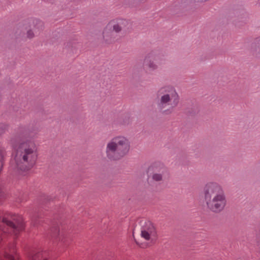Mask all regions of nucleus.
Instances as JSON below:
<instances>
[{
  "label": "nucleus",
  "instance_id": "f257e3e1",
  "mask_svg": "<svg viewBox=\"0 0 260 260\" xmlns=\"http://www.w3.org/2000/svg\"><path fill=\"white\" fill-rule=\"evenodd\" d=\"M38 157L35 144L29 140H20L15 157L16 167L22 171L30 170L35 165Z\"/></svg>",
  "mask_w": 260,
  "mask_h": 260
},
{
  "label": "nucleus",
  "instance_id": "f03ea898",
  "mask_svg": "<svg viewBox=\"0 0 260 260\" xmlns=\"http://www.w3.org/2000/svg\"><path fill=\"white\" fill-rule=\"evenodd\" d=\"M207 208L218 213L223 211L226 205V199L222 187L215 182L207 183L204 188Z\"/></svg>",
  "mask_w": 260,
  "mask_h": 260
},
{
  "label": "nucleus",
  "instance_id": "7ed1b4c3",
  "mask_svg": "<svg viewBox=\"0 0 260 260\" xmlns=\"http://www.w3.org/2000/svg\"><path fill=\"white\" fill-rule=\"evenodd\" d=\"M132 27L131 22L127 19L117 18L111 20L103 31V39L107 44H112L117 40L116 34L129 31Z\"/></svg>",
  "mask_w": 260,
  "mask_h": 260
},
{
  "label": "nucleus",
  "instance_id": "20e7f679",
  "mask_svg": "<svg viewBox=\"0 0 260 260\" xmlns=\"http://www.w3.org/2000/svg\"><path fill=\"white\" fill-rule=\"evenodd\" d=\"M179 101V95L174 88L165 87L160 88L157 93V105L164 112L171 113Z\"/></svg>",
  "mask_w": 260,
  "mask_h": 260
},
{
  "label": "nucleus",
  "instance_id": "39448f33",
  "mask_svg": "<svg viewBox=\"0 0 260 260\" xmlns=\"http://www.w3.org/2000/svg\"><path fill=\"white\" fill-rule=\"evenodd\" d=\"M129 147V142L125 137L123 136L114 137L107 144L106 155L110 159H118L127 153Z\"/></svg>",
  "mask_w": 260,
  "mask_h": 260
},
{
  "label": "nucleus",
  "instance_id": "423d86ee",
  "mask_svg": "<svg viewBox=\"0 0 260 260\" xmlns=\"http://www.w3.org/2000/svg\"><path fill=\"white\" fill-rule=\"evenodd\" d=\"M3 226L7 228V230H9V232L17 235L24 229V225L22 217L13 215L11 216L10 219L7 217H0V229L5 233L6 231L3 229Z\"/></svg>",
  "mask_w": 260,
  "mask_h": 260
},
{
  "label": "nucleus",
  "instance_id": "0eeeda50",
  "mask_svg": "<svg viewBox=\"0 0 260 260\" xmlns=\"http://www.w3.org/2000/svg\"><path fill=\"white\" fill-rule=\"evenodd\" d=\"M142 238L147 241H153L156 237V229L153 223L147 221L142 226L141 231Z\"/></svg>",
  "mask_w": 260,
  "mask_h": 260
},
{
  "label": "nucleus",
  "instance_id": "6e6552de",
  "mask_svg": "<svg viewBox=\"0 0 260 260\" xmlns=\"http://www.w3.org/2000/svg\"><path fill=\"white\" fill-rule=\"evenodd\" d=\"M157 56L154 53H150L148 54L144 59V66L150 71H154L158 68V65L156 62Z\"/></svg>",
  "mask_w": 260,
  "mask_h": 260
},
{
  "label": "nucleus",
  "instance_id": "1a4fd4ad",
  "mask_svg": "<svg viewBox=\"0 0 260 260\" xmlns=\"http://www.w3.org/2000/svg\"><path fill=\"white\" fill-rule=\"evenodd\" d=\"M0 260H19L15 246L12 245L7 248L3 253L0 254Z\"/></svg>",
  "mask_w": 260,
  "mask_h": 260
},
{
  "label": "nucleus",
  "instance_id": "9d476101",
  "mask_svg": "<svg viewBox=\"0 0 260 260\" xmlns=\"http://www.w3.org/2000/svg\"><path fill=\"white\" fill-rule=\"evenodd\" d=\"M153 174L152 179L155 181H160L162 180L163 175L166 172V168L161 164H155L152 166Z\"/></svg>",
  "mask_w": 260,
  "mask_h": 260
},
{
  "label": "nucleus",
  "instance_id": "9b49d317",
  "mask_svg": "<svg viewBox=\"0 0 260 260\" xmlns=\"http://www.w3.org/2000/svg\"><path fill=\"white\" fill-rule=\"evenodd\" d=\"M30 260H48L46 257V253L42 251L35 252L32 254Z\"/></svg>",
  "mask_w": 260,
  "mask_h": 260
},
{
  "label": "nucleus",
  "instance_id": "f8f14e48",
  "mask_svg": "<svg viewBox=\"0 0 260 260\" xmlns=\"http://www.w3.org/2000/svg\"><path fill=\"white\" fill-rule=\"evenodd\" d=\"M35 37L34 32L31 29H28L26 32V37L29 39L33 38Z\"/></svg>",
  "mask_w": 260,
  "mask_h": 260
},
{
  "label": "nucleus",
  "instance_id": "ddd939ff",
  "mask_svg": "<svg viewBox=\"0 0 260 260\" xmlns=\"http://www.w3.org/2000/svg\"><path fill=\"white\" fill-rule=\"evenodd\" d=\"M254 44L255 46L260 48V36L256 38L254 40Z\"/></svg>",
  "mask_w": 260,
  "mask_h": 260
},
{
  "label": "nucleus",
  "instance_id": "4468645a",
  "mask_svg": "<svg viewBox=\"0 0 260 260\" xmlns=\"http://www.w3.org/2000/svg\"><path fill=\"white\" fill-rule=\"evenodd\" d=\"M35 22H37V20H36V21L32 20V21H31L29 22L28 24H30L31 22H32L33 24H34Z\"/></svg>",
  "mask_w": 260,
  "mask_h": 260
}]
</instances>
